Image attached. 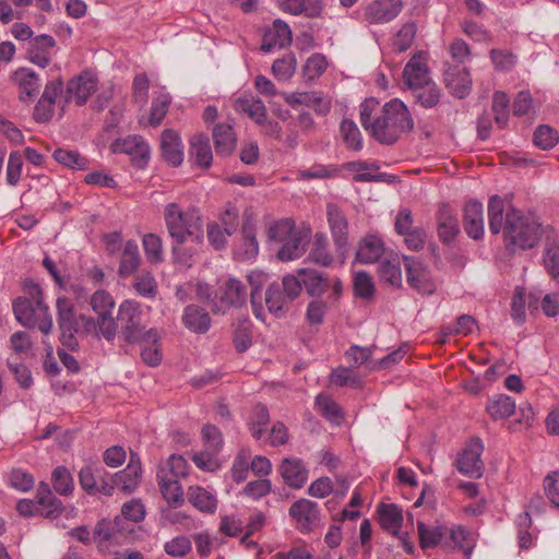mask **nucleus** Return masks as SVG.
I'll return each mask as SVG.
<instances>
[{"mask_svg": "<svg viewBox=\"0 0 559 559\" xmlns=\"http://www.w3.org/2000/svg\"><path fill=\"white\" fill-rule=\"evenodd\" d=\"M489 229L493 235L502 231L506 246L510 250L534 248L543 236L538 221L512 205L506 206L504 200L492 195L488 201Z\"/></svg>", "mask_w": 559, "mask_h": 559, "instance_id": "1", "label": "nucleus"}, {"mask_svg": "<svg viewBox=\"0 0 559 559\" xmlns=\"http://www.w3.org/2000/svg\"><path fill=\"white\" fill-rule=\"evenodd\" d=\"M360 123L377 142L394 144L414 127V120L406 105L393 98L381 105L376 98H367L360 104Z\"/></svg>", "mask_w": 559, "mask_h": 559, "instance_id": "2", "label": "nucleus"}, {"mask_svg": "<svg viewBox=\"0 0 559 559\" xmlns=\"http://www.w3.org/2000/svg\"><path fill=\"white\" fill-rule=\"evenodd\" d=\"M28 297H17L13 301L15 319L28 329L37 328L43 334H49L52 329V317L49 307L43 299L40 286L33 281L25 282Z\"/></svg>", "mask_w": 559, "mask_h": 559, "instance_id": "3", "label": "nucleus"}, {"mask_svg": "<svg viewBox=\"0 0 559 559\" xmlns=\"http://www.w3.org/2000/svg\"><path fill=\"white\" fill-rule=\"evenodd\" d=\"M164 221L171 242L203 245V221L195 209L183 211L177 203H168L164 209Z\"/></svg>", "mask_w": 559, "mask_h": 559, "instance_id": "4", "label": "nucleus"}, {"mask_svg": "<svg viewBox=\"0 0 559 559\" xmlns=\"http://www.w3.org/2000/svg\"><path fill=\"white\" fill-rule=\"evenodd\" d=\"M267 236L271 240L282 243L276 254L277 259L288 262L304 255L311 237V228L297 227L292 218H282L269 226Z\"/></svg>", "mask_w": 559, "mask_h": 559, "instance_id": "5", "label": "nucleus"}, {"mask_svg": "<svg viewBox=\"0 0 559 559\" xmlns=\"http://www.w3.org/2000/svg\"><path fill=\"white\" fill-rule=\"evenodd\" d=\"M115 305V300L108 292L96 290L90 299V306L96 313V319L81 314V320L86 329L94 331L96 335H100L107 341H112L117 332V324L112 316Z\"/></svg>", "mask_w": 559, "mask_h": 559, "instance_id": "6", "label": "nucleus"}, {"mask_svg": "<svg viewBox=\"0 0 559 559\" xmlns=\"http://www.w3.org/2000/svg\"><path fill=\"white\" fill-rule=\"evenodd\" d=\"M120 333L128 344L142 342H156L160 340L158 331L154 328L145 330L142 325V311L135 301L124 300L118 310Z\"/></svg>", "mask_w": 559, "mask_h": 559, "instance_id": "7", "label": "nucleus"}, {"mask_svg": "<svg viewBox=\"0 0 559 559\" xmlns=\"http://www.w3.org/2000/svg\"><path fill=\"white\" fill-rule=\"evenodd\" d=\"M57 312H58V325L60 330V341L61 343L69 347L70 349H74L78 346V341L75 335L83 333H94V331H90L84 325L81 320V316L76 317L74 312L73 302L67 297H59L57 299Z\"/></svg>", "mask_w": 559, "mask_h": 559, "instance_id": "8", "label": "nucleus"}, {"mask_svg": "<svg viewBox=\"0 0 559 559\" xmlns=\"http://www.w3.org/2000/svg\"><path fill=\"white\" fill-rule=\"evenodd\" d=\"M301 282L307 294L311 297L320 298L326 294L330 304H338L343 294V283L336 276H326L317 270H299Z\"/></svg>", "mask_w": 559, "mask_h": 559, "instance_id": "9", "label": "nucleus"}, {"mask_svg": "<svg viewBox=\"0 0 559 559\" xmlns=\"http://www.w3.org/2000/svg\"><path fill=\"white\" fill-rule=\"evenodd\" d=\"M16 510L23 516H32L38 512L46 518L56 519L63 511V506L49 485L41 481L36 490V501L22 499L17 502Z\"/></svg>", "mask_w": 559, "mask_h": 559, "instance_id": "10", "label": "nucleus"}, {"mask_svg": "<svg viewBox=\"0 0 559 559\" xmlns=\"http://www.w3.org/2000/svg\"><path fill=\"white\" fill-rule=\"evenodd\" d=\"M202 439L204 450L195 453L192 461L200 469L214 472L219 467L217 455L224 443L222 432L216 426L206 424L202 428Z\"/></svg>", "mask_w": 559, "mask_h": 559, "instance_id": "11", "label": "nucleus"}, {"mask_svg": "<svg viewBox=\"0 0 559 559\" xmlns=\"http://www.w3.org/2000/svg\"><path fill=\"white\" fill-rule=\"evenodd\" d=\"M98 86V78L92 71H82L79 75L68 81L63 102L66 105L74 103L76 106H83L87 103Z\"/></svg>", "mask_w": 559, "mask_h": 559, "instance_id": "12", "label": "nucleus"}, {"mask_svg": "<svg viewBox=\"0 0 559 559\" xmlns=\"http://www.w3.org/2000/svg\"><path fill=\"white\" fill-rule=\"evenodd\" d=\"M79 481L87 495L112 496L110 474L100 465L90 464L82 467L79 472Z\"/></svg>", "mask_w": 559, "mask_h": 559, "instance_id": "13", "label": "nucleus"}, {"mask_svg": "<svg viewBox=\"0 0 559 559\" xmlns=\"http://www.w3.org/2000/svg\"><path fill=\"white\" fill-rule=\"evenodd\" d=\"M483 451L481 440L479 438L472 439L459 454L456 461L459 472L469 477L480 478L485 467L481 460Z\"/></svg>", "mask_w": 559, "mask_h": 559, "instance_id": "14", "label": "nucleus"}, {"mask_svg": "<svg viewBox=\"0 0 559 559\" xmlns=\"http://www.w3.org/2000/svg\"><path fill=\"white\" fill-rule=\"evenodd\" d=\"M112 153H124L131 157L133 166L143 168L150 158V146L141 135H129L117 139L110 145Z\"/></svg>", "mask_w": 559, "mask_h": 559, "instance_id": "15", "label": "nucleus"}, {"mask_svg": "<svg viewBox=\"0 0 559 559\" xmlns=\"http://www.w3.org/2000/svg\"><path fill=\"white\" fill-rule=\"evenodd\" d=\"M328 223L337 254L344 259L348 250V222L345 214L335 204H328Z\"/></svg>", "mask_w": 559, "mask_h": 559, "instance_id": "16", "label": "nucleus"}, {"mask_svg": "<svg viewBox=\"0 0 559 559\" xmlns=\"http://www.w3.org/2000/svg\"><path fill=\"white\" fill-rule=\"evenodd\" d=\"M401 10V0H372L364 7L362 17L369 24H384L394 20Z\"/></svg>", "mask_w": 559, "mask_h": 559, "instance_id": "17", "label": "nucleus"}, {"mask_svg": "<svg viewBox=\"0 0 559 559\" xmlns=\"http://www.w3.org/2000/svg\"><path fill=\"white\" fill-rule=\"evenodd\" d=\"M248 297L247 287L237 278H228L223 286L219 287L215 298L218 299L219 306L215 304L217 311L225 312L226 308L241 307L246 304Z\"/></svg>", "mask_w": 559, "mask_h": 559, "instance_id": "18", "label": "nucleus"}, {"mask_svg": "<svg viewBox=\"0 0 559 559\" xmlns=\"http://www.w3.org/2000/svg\"><path fill=\"white\" fill-rule=\"evenodd\" d=\"M285 102L293 108L299 105L310 107L317 115L325 116L331 110V100L324 97L321 92H294L285 93Z\"/></svg>", "mask_w": 559, "mask_h": 559, "instance_id": "19", "label": "nucleus"}, {"mask_svg": "<svg viewBox=\"0 0 559 559\" xmlns=\"http://www.w3.org/2000/svg\"><path fill=\"white\" fill-rule=\"evenodd\" d=\"M141 473L140 459L134 453H131L127 467L115 475L110 474L112 491L117 488L124 493H131L140 484Z\"/></svg>", "mask_w": 559, "mask_h": 559, "instance_id": "20", "label": "nucleus"}, {"mask_svg": "<svg viewBox=\"0 0 559 559\" xmlns=\"http://www.w3.org/2000/svg\"><path fill=\"white\" fill-rule=\"evenodd\" d=\"M290 516L296 521L297 527L300 532H310L319 522L318 503L300 499L292 504L289 508Z\"/></svg>", "mask_w": 559, "mask_h": 559, "instance_id": "21", "label": "nucleus"}, {"mask_svg": "<svg viewBox=\"0 0 559 559\" xmlns=\"http://www.w3.org/2000/svg\"><path fill=\"white\" fill-rule=\"evenodd\" d=\"M56 47V40L50 35H39L27 44V56L34 64L46 68L50 61Z\"/></svg>", "mask_w": 559, "mask_h": 559, "instance_id": "22", "label": "nucleus"}, {"mask_svg": "<svg viewBox=\"0 0 559 559\" xmlns=\"http://www.w3.org/2000/svg\"><path fill=\"white\" fill-rule=\"evenodd\" d=\"M385 252L383 238L379 234H368L359 241L356 261L362 264L376 263Z\"/></svg>", "mask_w": 559, "mask_h": 559, "instance_id": "23", "label": "nucleus"}, {"mask_svg": "<svg viewBox=\"0 0 559 559\" xmlns=\"http://www.w3.org/2000/svg\"><path fill=\"white\" fill-rule=\"evenodd\" d=\"M444 83L449 92L462 99L465 98L472 90V79L465 68L449 66L444 71Z\"/></svg>", "mask_w": 559, "mask_h": 559, "instance_id": "24", "label": "nucleus"}, {"mask_svg": "<svg viewBox=\"0 0 559 559\" xmlns=\"http://www.w3.org/2000/svg\"><path fill=\"white\" fill-rule=\"evenodd\" d=\"M182 324L195 334H205L212 325L210 313L198 305H188L182 312Z\"/></svg>", "mask_w": 559, "mask_h": 559, "instance_id": "25", "label": "nucleus"}, {"mask_svg": "<svg viewBox=\"0 0 559 559\" xmlns=\"http://www.w3.org/2000/svg\"><path fill=\"white\" fill-rule=\"evenodd\" d=\"M160 152L163 158L177 167L183 160V145L179 134L173 129H165L160 135Z\"/></svg>", "mask_w": 559, "mask_h": 559, "instance_id": "26", "label": "nucleus"}, {"mask_svg": "<svg viewBox=\"0 0 559 559\" xmlns=\"http://www.w3.org/2000/svg\"><path fill=\"white\" fill-rule=\"evenodd\" d=\"M290 43L292 32L288 24L282 20H275L273 26L263 35L261 50L270 52L275 48H284Z\"/></svg>", "mask_w": 559, "mask_h": 559, "instance_id": "27", "label": "nucleus"}, {"mask_svg": "<svg viewBox=\"0 0 559 559\" xmlns=\"http://www.w3.org/2000/svg\"><path fill=\"white\" fill-rule=\"evenodd\" d=\"M463 225L466 234L473 239L484 235L483 204L478 201H468L464 206Z\"/></svg>", "mask_w": 559, "mask_h": 559, "instance_id": "28", "label": "nucleus"}, {"mask_svg": "<svg viewBox=\"0 0 559 559\" xmlns=\"http://www.w3.org/2000/svg\"><path fill=\"white\" fill-rule=\"evenodd\" d=\"M13 80L19 88V97L22 102H29L38 95L40 80L38 75L29 69H19L14 72Z\"/></svg>", "mask_w": 559, "mask_h": 559, "instance_id": "29", "label": "nucleus"}, {"mask_svg": "<svg viewBox=\"0 0 559 559\" xmlns=\"http://www.w3.org/2000/svg\"><path fill=\"white\" fill-rule=\"evenodd\" d=\"M280 472L285 484L292 488H301L308 479V469L299 459H284Z\"/></svg>", "mask_w": 559, "mask_h": 559, "instance_id": "30", "label": "nucleus"}, {"mask_svg": "<svg viewBox=\"0 0 559 559\" xmlns=\"http://www.w3.org/2000/svg\"><path fill=\"white\" fill-rule=\"evenodd\" d=\"M157 481L159 490L169 506L173 508L182 506L185 502L183 490L178 479L169 477L168 473H166V469H158Z\"/></svg>", "mask_w": 559, "mask_h": 559, "instance_id": "31", "label": "nucleus"}, {"mask_svg": "<svg viewBox=\"0 0 559 559\" xmlns=\"http://www.w3.org/2000/svg\"><path fill=\"white\" fill-rule=\"evenodd\" d=\"M413 217L411 210L404 207L400 210L395 218V230L399 235L404 237V242L411 250L419 248V233L413 227Z\"/></svg>", "mask_w": 559, "mask_h": 559, "instance_id": "32", "label": "nucleus"}, {"mask_svg": "<svg viewBox=\"0 0 559 559\" xmlns=\"http://www.w3.org/2000/svg\"><path fill=\"white\" fill-rule=\"evenodd\" d=\"M453 212L454 210L448 204H442L438 210V235L445 243L453 241L460 231L459 222Z\"/></svg>", "mask_w": 559, "mask_h": 559, "instance_id": "33", "label": "nucleus"}, {"mask_svg": "<svg viewBox=\"0 0 559 559\" xmlns=\"http://www.w3.org/2000/svg\"><path fill=\"white\" fill-rule=\"evenodd\" d=\"M235 110L246 114L255 123L264 122L266 107L264 103L252 94H243L235 100Z\"/></svg>", "mask_w": 559, "mask_h": 559, "instance_id": "34", "label": "nucleus"}, {"mask_svg": "<svg viewBox=\"0 0 559 559\" xmlns=\"http://www.w3.org/2000/svg\"><path fill=\"white\" fill-rule=\"evenodd\" d=\"M190 154L197 165L209 168L213 160L209 136L203 133L193 135L190 141Z\"/></svg>", "mask_w": 559, "mask_h": 559, "instance_id": "35", "label": "nucleus"}, {"mask_svg": "<svg viewBox=\"0 0 559 559\" xmlns=\"http://www.w3.org/2000/svg\"><path fill=\"white\" fill-rule=\"evenodd\" d=\"M241 234L246 247V255L248 258L255 257L259 251V243L257 240L255 217L250 209H246L242 213Z\"/></svg>", "mask_w": 559, "mask_h": 559, "instance_id": "36", "label": "nucleus"}, {"mask_svg": "<svg viewBox=\"0 0 559 559\" xmlns=\"http://www.w3.org/2000/svg\"><path fill=\"white\" fill-rule=\"evenodd\" d=\"M187 498L200 512L213 514L217 509V499L203 487L190 486L187 491Z\"/></svg>", "mask_w": 559, "mask_h": 559, "instance_id": "37", "label": "nucleus"}, {"mask_svg": "<svg viewBox=\"0 0 559 559\" xmlns=\"http://www.w3.org/2000/svg\"><path fill=\"white\" fill-rule=\"evenodd\" d=\"M141 264V255L139 247L134 240H128L124 243L118 273L122 277H129L133 275Z\"/></svg>", "mask_w": 559, "mask_h": 559, "instance_id": "38", "label": "nucleus"}, {"mask_svg": "<svg viewBox=\"0 0 559 559\" xmlns=\"http://www.w3.org/2000/svg\"><path fill=\"white\" fill-rule=\"evenodd\" d=\"M215 151L218 155H229L236 147V135L228 123H217L213 129Z\"/></svg>", "mask_w": 559, "mask_h": 559, "instance_id": "39", "label": "nucleus"}, {"mask_svg": "<svg viewBox=\"0 0 559 559\" xmlns=\"http://www.w3.org/2000/svg\"><path fill=\"white\" fill-rule=\"evenodd\" d=\"M378 513L381 527L396 535L403 523L402 510L395 504L381 503L378 508Z\"/></svg>", "mask_w": 559, "mask_h": 559, "instance_id": "40", "label": "nucleus"}, {"mask_svg": "<svg viewBox=\"0 0 559 559\" xmlns=\"http://www.w3.org/2000/svg\"><path fill=\"white\" fill-rule=\"evenodd\" d=\"M283 285L275 282L272 283L265 293V304L270 312L276 317H281L287 309L292 300L285 296Z\"/></svg>", "mask_w": 559, "mask_h": 559, "instance_id": "41", "label": "nucleus"}, {"mask_svg": "<svg viewBox=\"0 0 559 559\" xmlns=\"http://www.w3.org/2000/svg\"><path fill=\"white\" fill-rule=\"evenodd\" d=\"M309 258L320 266H330L333 263L334 258L330 251L329 238L324 233L314 234Z\"/></svg>", "mask_w": 559, "mask_h": 559, "instance_id": "42", "label": "nucleus"}, {"mask_svg": "<svg viewBox=\"0 0 559 559\" xmlns=\"http://www.w3.org/2000/svg\"><path fill=\"white\" fill-rule=\"evenodd\" d=\"M380 278L393 287L402 285L401 262L395 253H390L379 265Z\"/></svg>", "mask_w": 559, "mask_h": 559, "instance_id": "43", "label": "nucleus"}, {"mask_svg": "<svg viewBox=\"0 0 559 559\" xmlns=\"http://www.w3.org/2000/svg\"><path fill=\"white\" fill-rule=\"evenodd\" d=\"M486 409L493 420L510 417L515 411V402L504 394H496L487 402Z\"/></svg>", "mask_w": 559, "mask_h": 559, "instance_id": "44", "label": "nucleus"}, {"mask_svg": "<svg viewBox=\"0 0 559 559\" xmlns=\"http://www.w3.org/2000/svg\"><path fill=\"white\" fill-rule=\"evenodd\" d=\"M441 96V91L429 76L428 67L421 62V106L433 107L436 106Z\"/></svg>", "mask_w": 559, "mask_h": 559, "instance_id": "45", "label": "nucleus"}, {"mask_svg": "<svg viewBox=\"0 0 559 559\" xmlns=\"http://www.w3.org/2000/svg\"><path fill=\"white\" fill-rule=\"evenodd\" d=\"M270 421L269 409L263 404H257L252 407L249 419L248 427L251 432V436L255 440H260L265 432L264 427Z\"/></svg>", "mask_w": 559, "mask_h": 559, "instance_id": "46", "label": "nucleus"}, {"mask_svg": "<svg viewBox=\"0 0 559 559\" xmlns=\"http://www.w3.org/2000/svg\"><path fill=\"white\" fill-rule=\"evenodd\" d=\"M316 406L321 415L332 424L340 425L343 421L342 408L330 396L319 394L316 397Z\"/></svg>", "mask_w": 559, "mask_h": 559, "instance_id": "47", "label": "nucleus"}, {"mask_svg": "<svg viewBox=\"0 0 559 559\" xmlns=\"http://www.w3.org/2000/svg\"><path fill=\"white\" fill-rule=\"evenodd\" d=\"M248 282L251 286L250 298L252 311L258 319L264 320L263 307L261 304V285L265 282V275L260 272H252L251 274L248 275Z\"/></svg>", "mask_w": 559, "mask_h": 559, "instance_id": "48", "label": "nucleus"}, {"mask_svg": "<svg viewBox=\"0 0 559 559\" xmlns=\"http://www.w3.org/2000/svg\"><path fill=\"white\" fill-rule=\"evenodd\" d=\"M340 133L347 148L356 152L362 148L361 132L353 120L343 119L340 124Z\"/></svg>", "mask_w": 559, "mask_h": 559, "instance_id": "49", "label": "nucleus"}, {"mask_svg": "<svg viewBox=\"0 0 559 559\" xmlns=\"http://www.w3.org/2000/svg\"><path fill=\"white\" fill-rule=\"evenodd\" d=\"M145 257L150 263L158 264L164 261L163 239L153 233L145 234L142 238Z\"/></svg>", "mask_w": 559, "mask_h": 559, "instance_id": "50", "label": "nucleus"}, {"mask_svg": "<svg viewBox=\"0 0 559 559\" xmlns=\"http://www.w3.org/2000/svg\"><path fill=\"white\" fill-rule=\"evenodd\" d=\"M51 483L55 491L61 496H69L73 492V477L66 466H58L53 469Z\"/></svg>", "mask_w": 559, "mask_h": 559, "instance_id": "51", "label": "nucleus"}, {"mask_svg": "<svg viewBox=\"0 0 559 559\" xmlns=\"http://www.w3.org/2000/svg\"><path fill=\"white\" fill-rule=\"evenodd\" d=\"M52 156L56 162L71 169H85L88 166V159L82 156L78 151L57 148Z\"/></svg>", "mask_w": 559, "mask_h": 559, "instance_id": "52", "label": "nucleus"}, {"mask_svg": "<svg viewBox=\"0 0 559 559\" xmlns=\"http://www.w3.org/2000/svg\"><path fill=\"white\" fill-rule=\"evenodd\" d=\"M476 326V320L469 314H462L457 318L455 326H447L442 330L441 337L437 341L439 344H444L447 337L452 334L468 335L473 333Z\"/></svg>", "mask_w": 559, "mask_h": 559, "instance_id": "53", "label": "nucleus"}, {"mask_svg": "<svg viewBox=\"0 0 559 559\" xmlns=\"http://www.w3.org/2000/svg\"><path fill=\"white\" fill-rule=\"evenodd\" d=\"M336 306L337 304H330L328 298L325 300L316 298L307 307L306 319L311 325H320L324 320L328 309Z\"/></svg>", "mask_w": 559, "mask_h": 559, "instance_id": "54", "label": "nucleus"}, {"mask_svg": "<svg viewBox=\"0 0 559 559\" xmlns=\"http://www.w3.org/2000/svg\"><path fill=\"white\" fill-rule=\"evenodd\" d=\"M187 242H171V253L174 257V261L180 263L185 266H191L194 262V255L198 253L199 248L202 245L197 246L192 243V246H186Z\"/></svg>", "mask_w": 559, "mask_h": 559, "instance_id": "55", "label": "nucleus"}, {"mask_svg": "<svg viewBox=\"0 0 559 559\" xmlns=\"http://www.w3.org/2000/svg\"><path fill=\"white\" fill-rule=\"evenodd\" d=\"M296 58L293 53L276 59L272 64V73L280 81L289 80L296 71Z\"/></svg>", "mask_w": 559, "mask_h": 559, "instance_id": "56", "label": "nucleus"}, {"mask_svg": "<svg viewBox=\"0 0 559 559\" xmlns=\"http://www.w3.org/2000/svg\"><path fill=\"white\" fill-rule=\"evenodd\" d=\"M171 104V97L168 94H159L152 102L150 124L157 127L164 120L166 114L169 110Z\"/></svg>", "mask_w": 559, "mask_h": 559, "instance_id": "57", "label": "nucleus"}, {"mask_svg": "<svg viewBox=\"0 0 559 559\" xmlns=\"http://www.w3.org/2000/svg\"><path fill=\"white\" fill-rule=\"evenodd\" d=\"M402 83L405 88H419V55L414 53L403 70Z\"/></svg>", "mask_w": 559, "mask_h": 559, "instance_id": "58", "label": "nucleus"}, {"mask_svg": "<svg viewBox=\"0 0 559 559\" xmlns=\"http://www.w3.org/2000/svg\"><path fill=\"white\" fill-rule=\"evenodd\" d=\"M197 554L201 558H206L211 555L214 547L221 546L224 540L219 537H211L207 532H200L193 535Z\"/></svg>", "mask_w": 559, "mask_h": 559, "instance_id": "59", "label": "nucleus"}, {"mask_svg": "<svg viewBox=\"0 0 559 559\" xmlns=\"http://www.w3.org/2000/svg\"><path fill=\"white\" fill-rule=\"evenodd\" d=\"M355 296L361 299H370L374 295V284L371 276L364 271L357 272L354 276Z\"/></svg>", "mask_w": 559, "mask_h": 559, "instance_id": "60", "label": "nucleus"}, {"mask_svg": "<svg viewBox=\"0 0 559 559\" xmlns=\"http://www.w3.org/2000/svg\"><path fill=\"white\" fill-rule=\"evenodd\" d=\"M250 468V452L248 450H240L236 455L231 466V478L236 483H242L248 476Z\"/></svg>", "mask_w": 559, "mask_h": 559, "instance_id": "61", "label": "nucleus"}, {"mask_svg": "<svg viewBox=\"0 0 559 559\" xmlns=\"http://www.w3.org/2000/svg\"><path fill=\"white\" fill-rule=\"evenodd\" d=\"M495 120L500 128L507 126L509 119V98L504 92H496L492 97Z\"/></svg>", "mask_w": 559, "mask_h": 559, "instance_id": "62", "label": "nucleus"}, {"mask_svg": "<svg viewBox=\"0 0 559 559\" xmlns=\"http://www.w3.org/2000/svg\"><path fill=\"white\" fill-rule=\"evenodd\" d=\"M239 214L238 207L231 202L226 203L224 210L219 214L221 224L228 236H231L237 231L239 227Z\"/></svg>", "mask_w": 559, "mask_h": 559, "instance_id": "63", "label": "nucleus"}, {"mask_svg": "<svg viewBox=\"0 0 559 559\" xmlns=\"http://www.w3.org/2000/svg\"><path fill=\"white\" fill-rule=\"evenodd\" d=\"M559 140L558 132L549 126H539L533 135V142L542 150H550Z\"/></svg>", "mask_w": 559, "mask_h": 559, "instance_id": "64", "label": "nucleus"}]
</instances>
